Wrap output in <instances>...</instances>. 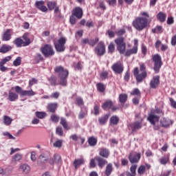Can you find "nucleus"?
<instances>
[{
  "label": "nucleus",
  "instance_id": "1",
  "mask_svg": "<svg viewBox=\"0 0 176 176\" xmlns=\"http://www.w3.org/2000/svg\"><path fill=\"white\" fill-rule=\"evenodd\" d=\"M117 45V50H118L120 54H124L126 57H130L131 54H137L138 52V47H133L131 49L126 51V43H124V38L120 37L114 41Z\"/></svg>",
  "mask_w": 176,
  "mask_h": 176
},
{
  "label": "nucleus",
  "instance_id": "2",
  "mask_svg": "<svg viewBox=\"0 0 176 176\" xmlns=\"http://www.w3.org/2000/svg\"><path fill=\"white\" fill-rule=\"evenodd\" d=\"M55 72L58 74L59 85L60 86H67V78H68V70L64 69V67L59 66L55 68Z\"/></svg>",
  "mask_w": 176,
  "mask_h": 176
},
{
  "label": "nucleus",
  "instance_id": "3",
  "mask_svg": "<svg viewBox=\"0 0 176 176\" xmlns=\"http://www.w3.org/2000/svg\"><path fill=\"white\" fill-rule=\"evenodd\" d=\"M133 25L138 31H142L148 25V19L143 17L138 18L133 21Z\"/></svg>",
  "mask_w": 176,
  "mask_h": 176
},
{
  "label": "nucleus",
  "instance_id": "4",
  "mask_svg": "<svg viewBox=\"0 0 176 176\" xmlns=\"http://www.w3.org/2000/svg\"><path fill=\"white\" fill-rule=\"evenodd\" d=\"M67 43V38L61 37L58 41H54V45L56 52L62 53L65 50V43Z\"/></svg>",
  "mask_w": 176,
  "mask_h": 176
},
{
  "label": "nucleus",
  "instance_id": "5",
  "mask_svg": "<svg viewBox=\"0 0 176 176\" xmlns=\"http://www.w3.org/2000/svg\"><path fill=\"white\" fill-rule=\"evenodd\" d=\"M41 52L43 54L44 57H52L54 54V49L53 47L49 44H46L43 47L41 48Z\"/></svg>",
  "mask_w": 176,
  "mask_h": 176
},
{
  "label": "nucleus",
  "instance_id": "6",
  "mask_svg": "<svg viewBox=\"0 0 176 176\" xmlns=\"http://www.w3.org/2000/svg\"><path fill=\"white\" fill-rule=\"evenodd\" d=\"M133 75L138 83H141L148 76L146 72H142L140 74V69L138 67H135L133 69Z\"/></svg>",
  "mask_w": 176,
  "mask_h": 176
},
{
  "label": "nucleus",
  "instance_id": "7",
  "mask_svg": "<svg viewBox=\"0 0 176 176\" xmlns=\"http://www.w3.org/2000/svg\"><path fill=\"white\" fill-rule=\"evenodd\" d=\"M156 113H162V111L159 109H156L154 112L150 113L147 118V120L150 122L152 124H156L159 122V116Z\"/></svg>",
  "mask_w": 176,
  "mask_h": 176
},
{
  "label": "nucleus",
  "instance_id": "8",
  "mask_svg": "<svg viewBox=\"0 0 176 176\" xmlns=\"http://www.w3.org/2000/svg\"><path fill=\"white\" fill-rule=\"evenodd\" d=\"M153 60L154 63V71L155 72L157 73L159 72V69L162 68V57H160V55L155 54L153 56Z\"/></svg>",
  "mask_w": 176,
  "mask_h": 176
},
{
  "label": "nucleus",
  "instance_id": "9",
  "mask_svg": "<svg viewBox=\"0 0 176 176\" xmlns=\"http://www.w3.org/2000/svg\"><path fill=\"white\" fill-rule=\"evenodd\" d=\"M47 162H49V154L46 153H41L37 159L38 166H43Z\"/></svg>",
  "mask_w": 176,
  "mask_h": 176
},
{
  "label": "nucleus",
  "instance_id": "10",
  "mask_svg": "<svg viewBox=\"0 0 176 176\" xmlns=\"http://www.w3.org/2000/svg\"><path fill=\"white\" fill-rule=\"evenodd\" d=\"M111 69L116 74H122L124 69V67H123L122 63L118 61L111 66Z\"/></svg>",
  "mask_w": 176,
  "mask_h": 176
},
{
  "label": "nucleus",
  "instance_id": "11",
  "mask_svg": "<svg viewBox=\"0 0 176 176\" xmlns=\"http://www.w3.org/2000/svg\"><path fill=\"white\" fill-rule=\"evenodd\" d=\"M95 50L98 56H104L105 54V45L102 42H100Z\"/></svg>",
  "mask_w": 176,
  "mask_h": 176
},
{
  "label": "nucleus",
  "instance_id": "12",
  "mask_svg": "<svg viewBox=\"0 0 176 176\" xmlns=\"http://www.w3.org/2000/svg\"><path fill=\"white\" fill-rule=\"evenodd\" d=\"M141 159V153H138L136 155L131 153L129 155V162L133 164L134 163H138Z\"/></svg>",
  "mask_w": 176,
  "mask_h": 176
},
{
  "label": "nucleus",
  "instance_id": "13",
  "mask_svg": "<svg viewBox=\"0 0 176 176\" xmlns=\"http://www.w3.org/2000/svg\"><path fill=\"white\" fill-rule=\"evenodd\" d=\"M95 160H96L97 164L100 168H103V167H105V165L108 164V161L102 158V157H95Z\"/></svg>",
  "mask_w": 176,
  "mask_h": 176
},
{
  "label": "nucleus",
  "instance_id": "14",
  "mask_svg": "<svg viewBox=\"0 0 176 176\" xmlns=\"http://www.w3.org/2000/svg\"><path fill=\"white\" fill-rule=\"evenodd\" d=\"M160 77L159 76H154L150 82V86L151 89H156L160 83Z\"/></svg>",
  "mask_w": 176,
  "mask_h": 176
},
{
  "label": "nucleus",
  "instance_id": "15",
  "mask_svg": "<svg viewBox=\"0 0 176 176\" xmlns=\"http://www.w3.org/2000/svg\"><path fill=\"white\" fill-rule=\"evenodd\" d=\"M72 14L74 16V17H76V19H82V17H83V10L79 7H77L74 9Z\"/></svg>",
  "mask_w": 176,
  "mask_h": 176
},
{
  "label": "nucleus",
  "instance_id": "16",
  "mask_svg": "<svg viewBox=\"0 0 176 176\" xmlns=\"http://www.w3.org/2000/svg\"><path fill=\"white\" fill-rule=\"evenodd\" d=\"M19 171L23 174H28L31 171V167L26 164H22L19 166Z\"/></svg>",
  "mask_w": 176,
  "mask_h": 176
},
{
  "label": "nucleus",
  "instance_id": "17",
  "mask_svg": "<svg viewBox=\"0 0 176 176\" xmlns=\"http://www.w3.org/2000/svg\"><path fill=\"white\" fill-rule=\"evenodd\" d=\"M151 168V164H146V165L140 166L138 169V173L139 175H144L145 174V171L149 170Z\"/></svg>",
  "mask_w": 176,
  "mask_h": 176
},
{
  "label": "nucleus",
  "instance_id": "18",
  "mask_svg": "<svg viewBox=\"0 0 176 176\" xmlns=\"http://www.w3.org/2000/svg\"><path fill=\"white\" fill-rule=\"evenodd\" d=\"M12 39V29H8L2 35V41L8 42Z\"/></svg>",
  "mask_w": 176,
  "mask_h": 176
},
{
  "label": "nucleus",
  "instance_id": "19",
  "mask_svg": "<svg viewBox=\"0 0 176 176\" xmlns=\"http://www.w3.org/2000/svg\"><path fill=\"white\" fill-rule=\"evenodd\" d=\"M36 7L41 10V12H43L44 13L47 12V8L45 6V1H36Z\"/></svg>",
  "mask_w": 176,
  "mask_h": 176
},
{
  "label": "nucleus",
  "instance_id": "20",
  "mask_svg": "<svg viewBox=\"0 0 176 176\" xmlns=\"http://www.w3.org/2000/svg\"><path fill=\"white\" fill-rule=\"evenodd\" d=\"M99 155L104 159H108L109 157V150L105 148H100Z\"/></svg>",
  "mask_w": 176,
  "mask_h": 176
},
{
  "label": "nucleus",
  "instance_id": "21",
  "mask_svg": "<svg viewBox=\"0 0 176 176\" xmlns=\"http://www.w3.org/2000/svg\"><path fill=\"white\" fill-rule=\"evenodd\" d=\"M137 164L132 165L130 168V172H126V176H135L137 175Z\"/></svg>",
  "mask_w": 176,
  "mask_h": 176
},
{
  "label": "nucleus",
  "instance_id": "22",
  "mask_svg": "<svg viewBox=\"0 0 176 176\" xmlns=\"http://www.w3.org/2000/svg\"><path fill=\"white\" fill-rule=\"evenodd\" d=\"M58 104L56 102L49 103L47 105V111L48 112H51V113H54L56 110L57 109Z\"/></svg>",
  "mask_w": 176,
  "mask_h": 176
},
{
  "label": "nucleus",
  "instance_id": "23",
  "mask_svg": "<svg viewBox=\"0 0 176 176\" xmlns=\"http://www.w3.org/2000/svg\"><path fill=\"white\" fill-rule=\"evenodd\" d=\"M130 126L131 127V130L133 133H134V131H137V130H140V129L142 127V124L139 122H135L133 124H131Z\"/></svg>",
  "mask_w": 176,
  "mask_h": 176
},
{
  "label": "nucleus",
  "instance_id": "24",
  "mask_svg": "<svg viewBox=\"0 0 176 176\" xmlns=\"http://www.w3.org/2000/svg\"><path fill=\"white\" fill-rule=\"evenodd\" d=\"M167 17V14L163 12H160L157 14V19L160 21L161 23H164L166 21V19Z\"/></svg>",
  "mask_w": 176,
  "mask_h": 176
},
{
  "label": "nucleus",
  "instance_id": "25",
  "mask_svg": "<svg viewBox=\"0 0 176 176\" xmlns=\"http://www.w3.org/2000/svg\"><path fill=\"white\" fill-rule=\"evenodd\" d=\"M12 122H13V119H12V118L8 116H3V123L5 126H10V124H12Z\"/></svg>",
  "mask_w": 176,
  "mask_h": 176
},
{
  "label": "nucleus",
  "instance_id": "26",
  "mask_svg": "<svg viewBox=\"0 0 176 176\" xmlns=\"http://www.w3.org/2000/svg\"><path fill=\"white\" fill-rule=\"evenodd\" d=\"M108 119H109V114H106L104 116L100 117L98 118V122L100 124L104 126V124L108 122Z\"/></svg>",
  "mask_w": 176,
  "mask_h": 176
},
{
  "label": "nucleus",
  "instance_id": "27",
  "mask_svg": "<svg viewBox=\"0 0 176 176\" xmlns=\"http://www.w3.org/2000/svg\"><path fill=\"white\" fill-rule=\"evenodd\" d=\"M161 124H162L163 127H168V126L173 124V121L168 118H162Z\"/></svg>",
  "mask_w": 176,
  "mask_h": 176
},
{
  "label": "nucleus",
  "instance_id": "28",
  "mask_svg": "<svg viewBox=\"0 0 176 176\" xmlns=\"http://www.w3.org/2000/svg\"><path fill=\"white\" fill-rule=\"evenodd\" d=\"M12 50V46L3 45L0 47V53H8Z\"/></svg>",
  "mask_w": 176,
  "mask_h": 176
},
{
  "label": "nucleus",
  "instance_id": "29",
  "mask_svg": "<svg viewBox=\"0 0 176 176\" xmlns=\"http://www.w3.org/2000/svg\"><path fill=\"white\" fill-rule=\"evenodd\" d=\"M13 44L16 45V47H21L24 45V41L20 38H16L14 41Z\"/></svg>",
  "mask_w": 176,
  "mask_h": 176
},
{
  "label": "nucleus",
  "instance_id": "30",
  "mask_svg": "<svg viewBox=\"0 0 176 176\" xmlns=\"http://www.w3.org/2000/svg\"><path fill=\"white\" fill-rule=\"evenodd\" d=\"M85 164V160H83V158L75 160L74 162V166L75 168H78L79 166H82V164Z\"/></svg>",
  "mask_w": 176,
  "mask_h": 176
},
{
  "label": "nucleus",
  "instance_id": "31",
  "mask_svg": "<svg viewBox=\"0 0 176 176\" xmlns=\"http://www.w3.org/2000/svg\"><path fill=\"white\" fill-rule=\"evenodd\" d=\"M60 124L63 126L65 130H71V127L68 126V123L67 122V120L64 118H60Z\"/></svg>",
  "mask_w": 176,
  "mask_h": 176
},
{
  "label": "nucleus",
  "instance_id": "32",
  "mask_svg": "<svg viewBox=\"0 0 176 176\" xmlns=\"http://www.w3.org/2000/svg\"><path fill=\"white\" fill-rule=\"evenodd\" d=\"M119 123V118L116 116H113L110 118V124H113V126H116Z\"/></svg>",
  "mask_w": 176,
  "mask_h": 176
},
{
  "label": "nucleus",
  "instance_id": "33",
  "mask_svg": "<svg viewBox=\"0 0 176 176\" xmlns=\"http://www.w3.org/2000/svg\"><path fill=\"white\" fill-rule=\"evenodd\" d=\"M19 98V95L16 94H14L13 92H10L8 95V100L9 101H14L15 100H17Z\"/></svg>",
  "mask_w": 176,
  "mask_h": 176
},
{
  "label": "nucleus",
  "instance_id": "34",
  "mask_svg": "<svg viewBox=\"0 0 176 176\" xmlns=\"http://www.w3.org/2000/svg\"><path fill=\"white\" fill-rule=\"evenodd\" d=\"M88 142L90 146H96L97 145V138L94 137H90L88 140Z\"/></svg>",
  "mask_w": 176,
  "mask_h": 176
},
{
  "label": "nucleus",
  "instance_id": "35",
  "mask_svg": "<svg viewBox=\"0 0 176 176\" xmlns=\"http://www.w3.org/2000/svg\"><path fill=\"white\" fill-rule=\"evenodd\" d=\"M119 101L121 104H124L127 101V94H121L119 96Z\"/></svg>",
  "mask_w": 176,
  "mask_h": 176
},
{
  "label": "nucleus",
  "instance_id": "36",
  "mask_svg": "<svg viewBox=\"0 0 176 176\" xmlns=\"http://www.w3.org/2000/svg\"><path fill=\"white\" fill-rule=\"evenodd\" d=\"M112 170H113L112 164H107L106 167L105 175L107 176L111 175V174L112 173Z\"/></svg>",
  "mask_w": 176,
  "mask_h": 176
},
{
  "label": "nucleus",
  "instance_id": "37",
  "mask_svg": "<svg viewBox=\"0 0 176 176\" xmlns=\"http://www.w3.org/2000/svg\"><path fill=\"white\" fill-rule=\"evenodd\" d=\"M112 105H113V104L112 103V101L109 100L105 102L102 105V108L103 109H107L108 108L111 109L112 108Z\"/></svg>",
  "mask_w": 176,
  "mask_h": 176
},
{
  "label": "nucleus",
  "instance_id": "38",
  "mask_svg": "<svg viewBox=\"0 0 176 176\" xmlns=\"http://www.w3.org/2000/svg\"><path fill=\"white\" fill-rule=\"evenodd\" d=\"M23 159V155L20 153H16L14 155L12 156V162H20Z\"/></svg>",
  "mask_w": 176,
  "mask_h": 176
},
{
  "label": "nucleus",
  "instance_id": "39",
  "mask_svg": "<svg viewBox=\"0 0 176 176\" xmlns=\"http://www.w3.org/2000/svg\"><path fill=\"white\" fill-rule=\"evenodd\" d=\"M11 60H12L11 56H6L0 60V65H5L6 63H9V61H10Z\"/></svg>",
  "mask_w": 176,
  "mask_h": 176
},
{
  "label": "nucleus",
  "instance_id": "40",
  "mask_svg": "<svg viewBox=\"0 0 176 176\" xmlns=\"http://www.w3.org/2000/svg\"><path fill=\"white\" fill-rule=\"evenodd\" d=\"M35 114L36 118H38V119H43L46 118V113L43 111H36Z\"/></svg>",
  "mask_w": 176,
  "mask_h": 176
},
{
  "label": "nucleus",
  "instance_id": "41",
  "mask_svg": "<svg viewBox=\"0 0 176 176\" xmlns=\"http://www.w3.org/2000/svg\"><path fill=\"white\" fill-rule=\"evenodd\" d=\"M23 39L25 41L23 46H28L31 43V40L28 38L27 34H23Z\"/></svg>",
  "mask_w": 176,
  "mask_h": 176
},
{
  "label": "nucleus",
  "instance_id": "42",
  "mask_svg": "<svg viewBox=\"0 0 176 176\" xmlns=\"http://www.w3.org/2000/svg\"><path fill=\"white\" fill-rule=\"evenodd\" d=\"M97 86V89L100 92V93H104L105 91V85L102 83H98L96 85Z\"/></svg>",
  "mask_w": 176,
  "mask_h": 176
},
{
  "label": "nucleus",
  "instance_id": "43",
  "mask_svg": "<svg viewBox=\"0 0 176 176\" xmlns=\"http://www.w3.org/2000/svg\"><path fill=\"white\" fill-rule=\"evenodd\" d=\"M13 65L14 67H19V65H21V57L18 56L13 62Z\"/></svg>",
  "mask_w": 176,
  "mask_h": 176
},
{
  "label": "nucleus",
  "instance_id": "44",
  "mask_svg": "<svg viewBox=\"0 0 176 176\" xmlns=\"http://www.w3.org/2000/svg\"><path fill=\"white\" fill-rule=\"evenodd\" d=\"M35 96V92L34 91L30 90V91H23L22 92V96Z\"/></svg>",
  "mask_w": 176,
  "mask_h": 176
},
{
  "label": "nucleus",
  "instance_id": "45",
  "mask_svg": "<svg viewBox=\"0 0 176 176\" xmlns=\"http://www.w3.org/2000/svg\"><path fill=\"white\" fill-rule=\"evenodd\" d=\"M53 145L54 148H61L63 146V140H57Z\"/></svg>",
  "mask_w": 176,
  "mask_h": 176
},
{
  "label": "nucleus",
  "instance_id": "46",
  "mask_svg": "<svg viewBox=\"0 0 176 176\" xmlns=\"http://www.w3.org/2000/svg\"><path fill=\"white\" fill-rule=\"evenodd\" d=\"M168 162H170V159L168 158V157H162L160 160V163L161 164H167Z\"/></svg>",
  "mask_w": 176,
  "mask_h": 176
},
{
  "label": "nucleus",
  "instance_id": "47",
  "mask_svg": "<svg viewBox=\"0 0 176 176\" xmlns=\"http://www.w3.org/2000/svg\"><path fill=\"white\" fill-rule=\"evenodd\" d=\"M48 80L50 81L52 86H56L57 83V78L54 76H52L51 78H48Z\"/></svg>",
  "mask_w": 176,
  "mask_h": 176
},
{
  "label": "nucleus",
  "instance_id": "48",
  "mask_svg": "<svg viewBox=\"0 0 176 176\" xmlns=\"http://www.w3.org/2000/svg\"><path fill=\"white\" fill-rule=\"evenodd\" d=\"M162 26H157L156 28L152 29V32H153V34L162 33Z\"/></svg>",
  "mask_w": 176,
  "mask_h": 176
},
{
  "label": "nucleus",
  "instance_id": "49",
  "mask_svg": "<svg viewBox=\"0 0 176 176\" xmlns=\"http://www.w3.org/2000/svg\"><path fill=\"white\" fill-rule=\"evenodd\" d=\"M109 53H113L115 52V44L111 43L108 47Z\"/></svg>",
  "mask_w": 176,
  "mask_h": 176
},
{
  "label": "nucleus",
  "instance_id": "50",
  "mask_svg": "<svg viewBox=\"0 0 176 176\" xmlns=\"http://www.w3.org/2000/svg\"><path fill=\"white\" fill-rule=\"evenodd\" d=\"M56 2L54 1H49L47 3V7L50 10H53V8L56 7Z\"/></svg>",
  "mask_w": 176,
  "mask_h": 176
},
{
  "label": "nucleus",
  "instance_id": "51",
  "mask_svg": "<svg viewBox=\"0 0 176 176\" xmlns=\"http://www.w3.org/2000/svg\"><path fill=\"white\" fill-rule=\"evenodd\" d=\"M3 135L8 137L9 140H16V138H14L10 133L9 132H3Z\"/></svg>",
  "mask_w": 176,
  "mask_h": 176
},
{
  "label": "nucleus",
  "instance_id": "52",
  "mask_svg": "<svg viewBox=\"0 0 176 176\" xmlns=\"http://www.w3.org/2000/svg\"><path fill=\"white\" fill-rule=\"evenodd\" d=\"M131 96H141V92L138 89H134L132 92H131Z\"/></svg>",
  "mask_w": 176,
  "mask_h": 176
},
{
  "label": "nucleus",
  "instance_id": "53",
  "mask_svg": "<svg viewBox=\"0 0 176 176\" xmlns=\"http://www.w3.org/2000/svg\"><path fill=\"white\" fill-rule=\"evenodd\" d=\"M14 89H15L16 93H17L18 94H20L21 96H23V91H23V89H21V87L16 86Z\"/></svg>",
  "mask_w": 176,
  "mask_h": 176
},
{
  "label": "nucleus",
  "instance_id": "54",
  "mask_svg": "<svg viewBox=\"0 0 176 176\" xmlns=\"http://www.w3.org/2000/svg\"><path fill=\"white\" fill-rule=\"evenodd\" d=\"M30 159L32 162H36V153L35 151L31 152Z\"/></svg>",
  "mask_w": 176,
  "mask_h": 176
},
{
  "label": "nucleus",
  "instance_id": "55",
  "mask_svg": "<svg viewBox=\"0 0 176 176\" xmlns=\"http://www.w3.org/2000/svg\"><path fill=\"white\" fill-rule=\"evenodd\" d=\"M54 159L55 160V163H60V161L61 160V156L58 154H55L54 155Z\"/></svg>",
  "mask_w": 176,
  "mask_h": 176
},
{
  "label": "nucleus",
  "instance_id": "56",
  "mask_svg": "<svg viewBox=\"0 0 176 176\" xmlns=\"http://www.w3.org/2000/svg\"><path fill=\"white\" fill-rule=\"evenodd\" d=\"M125 32H126V30H124V29H121V30H119L117 32H116L118 36H122V35H124V34H125Z\"/></svg>",
  "mask_w": 176,
  "mask_h": 176
},
{
  "label": "nucleus",
  "instance_id": "57",
  "mask_svg": "<svg viewBox=\"0 0 176 176\" xmlns=\"http://www.w3.org/2000/svg\"><path fill=\"white\" fill-rule=\"evenodd\" d=\"M59 119L60 118H58V116H57L54 114L51 116V120H52V122H54L55 123H57V122H58Z\"/></svg>",
  "mask_w": 176,
  "mask_h": 176
},
{
  "label": "nucleus",
  "instance_id": "58",
  "mask_svg": "<svg viewBox=\"0 0 176 176\" xmlns=\"http://www.w3.org/2000/svg\"><path fill=\"white\" fill-rule=\"evenodd\" d=\"M60 97V92H54L51 94L50 98H58Z\"/></svg>",
  "mask_w": 176,
  "mask_h": 176
},
{
  "label": "nucleus",
  "instance_id": "59",
  "mask_svg": "<svg viewBox=\"0 0 176 176\" xmlns=\"http://www.w3.org/2000/svg\"><path fill=\"white\" fill-rule=\"evenodd\" d=\"M170 106L173 108H175V109H176V101L174 100V99H173V98H170Z\"/></svg>",
  "mask_w": 176,
  "mask_h": 176
},
{
  "label": "nucleus",
  "instance_id": "60",
  "mask_svg": "<svg viewBox=\"0 0 176 176\" xmlns=\"http://www.w3.org/2000/svg\"><path fill=\"white\" fill-rule=\"evenodd\" d=\"M97 42H98V38H96L94 40H89V45L94 46Z\"/></svg>",
  "mask_w": 176,
  "mask_h": 176
},
{
  "label": "nucleus",
  "instance_id": "61",
  "mask_svg": "<svg viewBox=\"0 0 176 176\" xmlns=\"http://www.w3.org/2000/svg\"><path fill=\"white\" fill-rule=\"evenodd\" d=\"M56 134H58V135H60V137L63 136V134H64L63 129L60 127L56 128Z\"/></svg>",
  "mask_w": 176,
  "mask_h": 176
},
{
  "label": "nucleus",
  "instance_id": "62",
  "mask_svg": "<svg viewBox=\"0 0 176 176\" xmlns=\"http://www.w3.org/2000/svg\"><path fill=\"white\" fill-rule=\"evenodd\" d=\"M139 65L141 72H146L145 69H146V67L145 66V63H140Z\"/></svg>",
  "mask_w": 176,
  "mask_h": 176
},
{
  "label": "nucleus",
  "instance_id": "63",
  "mask_svg": "<svg viewBox=\"0 0 176 176\" xmlns=\"http://www.w3.org/2000/svg\"><path fill=\"white\" fill-rule=\"evenodd\" d=\"M86 115H87V112H84L81 111L79 113L78 118L83 119L86 116Z\"/></svg>",
  "mask_w": 176,
  "mask_h": 176
},
{
  "label": "nucleus",
  "instance_id": "64",
  "mask_svg": "<svg viewBox=\"0 0 176 176\" xmlns=\"http://www.w3.org/2000/svg\"><path fill=\"white\" fill-rule=\"evenodd\" d=\"M76 102H77L78 105H79L80 107L81 105H83V104H84L83 99H82V98H77Z\"/></svg>",
  "mask_w": 176,
  "mask_h": 176
}]
</instances>
